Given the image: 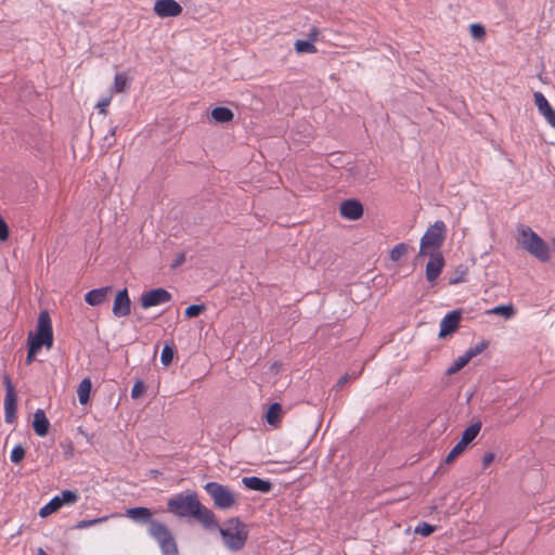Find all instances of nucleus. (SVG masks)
Segmentation results:
<instances>
[{"label":"nucleus","mask_w":555,"mask_h":555,"mask_svg":"<svg viewBox=\"0 0 555 555\" xmlns=\"http://www.w3.org/2000/svg\"><path fill=\"white\" fill-rule=\"evenodd\" d=\"M429 260L426 264V280L434 284L441 274L444 267V258L441 253L427 254Z\"/></svg>","instance_id":"obj_10"},{"label":"nucleus","mask_w":555,"mask_h":555,"mask_svg":"<svg viewBox=\"0 0 555 555\" xmlns=\"http://www.w3.org/2000/svg\"><path fill=\"white\" fill-rule=\"evenodd\" d=\"M435 527L427 524V522H420L415 529H414V532L416 534H420L422 537H428L434 531H435Z\"/></svg>","instance_id":"obj_34"},{"label":"nucleus","mask_w":555,"mask_h":555,"mask_svg":"<svg viewBox=\"0 0 555 555\" xmlns=\"http://www.w3.org/2000/svg\"><path fill=\"white\" fill-rule=\"evenodd\" d=\"M126 516L137 522L155 521L152 519V512L147 507H132L126 511Z\"/></svg>","instance_id":"obj_18"},{"label":"nucleus","mask_w":555,"mask_h":555,"mask_svg":"<svg viewBox=\"0 0 555 555\" xmlns=\"http://www.w3.org/2000/svg\"><path fill=\"white\" fill-rule=\"evenodd\" d=\"M517 243L541 262H547L551 258L550 246L529 225H518Z\"/></svg>","instance_id":"obj_2"},{"label":"nucleus","mask_w":555,"mask_h":555,"mask_svg":"<svg viewBox=\"0 0 555 555\" xmlns=\"http://www.w3.org/2000/svg\"><path fill=\"white\" fill-rule=\"evenodd\" d=\"M245 488L261 493H269L272 490V483L270 480L251 476L245 477Z\"/></svg>","instance_id":"obj_16"},{"label":"nucleus","mask_w":555,"mask_h":555,"mask_svg":"<svg viewBox=\"0 0 555 555\" xmlns=\"http://www.w3.org/2000/svg\"><path fill=\"white\" fill-rule=\"evenodd\" d=\"M488 345H489V343L483 339L480 343H478L477 345H475L474 347L468 348L463 354L469 362L473 358L477 357L485 349H487Z\"/></svg>","instance_id":"obj_26"},{"label":"nucleus","mask_w":555,"mask_h":555,"mask_svg":"<svg viewBox=\"0 0 555 555\" xmlns=\"http://www.w3.org/2000/svg\"><path fill=\"white\" fill-rule=\"evenodd\" d=\"M9 236V229L4 220L0 217V241H5Z\"/></svg>","instance_id":"obj_41"},{"label":"nucleus","mask_w":555,"mask_h":555,"mask_svg":"<svg viewBox=\"0 0 555 555\" xmlns=\"http://www.w3.org/2000/svg\"><path fill=\"white\" fill-rule=\"evenodd\" d=\"M357 378V375H350L348 373H346L345 375H343L338 382L336 383L335 387L337 389L341 388L344 385H346L350 379H356Z\"/></svg>","instance_id":"obj_40"},{"label":"nucleus","mask_w":555,"mask_h":555,"mask_svg":"<svg viewBox=\"0 0 555 555\" xmlns=\"http://www.w3.org/2000/svg\"><path fill=\"white\" fill-rule=\"evenodd\" d=\"M468 363L467 359L464 357V354L460 356L457 359L454 360L451 366L447 370V375H453L457 373L460 370H462L466 364Z\"/></svg>","instance_id":"obj_30"},{"label":"nucleus","mask_w":555,"mask_h":555,"mask_svg":"<svg viewBox=\"0 0 555 555\" xmlns=\"http://www.w3.org/2000/svg\"><path fill=\"white\" fill-rule=\"evenodd\" d=\"M107 516H104V517H100V518H94V519H83V520H80L77 522V525L75 526L76 529H86V528H89L91 526H94V525H98V524H102L104 521L107 520Z\"/></svg>","instance_id":"obj_33"},{"label":"nucleus","mask_w":555,"mask_h":555,"mask_svg":"<svg viewBox=\"0 0 555 555\" xmlns=\"http://www.w3.org/2000/svg\"><path fill=\"white\" fill-rule=\"evenodd\" d=\"M319 35V30L317 28H313L309 33V41L313 42Z\"/></svg>","instance_id":"obj_46"},{"label":"nucleus","mask_w":555,"mask_h":555,"mask_svg":"<svg viewBox=\"0 0 555 555\" xmlns=\"http://www.w3.org/2000/svg\"><path fill=\"white\" fill-rule=\"evenodd\" d=\"M61 507L59 498L54 496L49 503L40 508L39 516L42 518L48 517L49 515L57 512Z\"/></svg>","instance_id":"obj_24"},{"label":"nucleus","mask_w":555,"mask_h":555,"mask_svg":"<svg viewBox=\"0 0 555 555\" xmlns=\"http://www.w3.org/2000/svg\"><path fill=\"white\" fill-rule=\"evenodd\" d=\"M171 300V295L164 288H154L145 292L141 296V306L144 309L159 306Z\"/></svg>","instance_id":"obj_8"},{"label":"nucleus","mask_w":555,"mask_h":555,"mask_svg":"<svg viewBox=\"0 0 555 555\" xmlns=\"http://www.w3.org/2000/svg\"><path fill=\"white\" fill-rule=\"evenodd\" d=\"M116 130H117V127H113L109 130V133L104 138L105 141H108V146H111L113 144V141H111V139H113L115 137Z\"/></svg>","instance_id":"obj_44"},{"label":"nucleus","mask_w":555,"mask_h":555,"mask_svg":"<svg viewBox=\"0 0 555 555\" xmlns=\"http://www.w3.org/2000/svg\"><path fill=\"white\" fill-rule=\"evenodd\" d=\"M462 313L459 310H453L447 313L440 322L439 338H444L454 333L461 322Z\"/></svg>","instance_id":"obj_11"},{"label":"nucleus","mask_w":555,"mask_h":555,"mask_svg":"<svg viewBox=\"0 0 555 555\" xmlns=\"http://www.w3.org/2000/svg\"><path fill=\"white\" fill-rule=\"evenodd\" d=\"M49 426H50V423H49L48 418L46 417L43 410L38 409L34 414V421H33V427H34L35 433L39 437H44V436H47V434L49 431Z\"/></svg>","instance_id":"obj_17"},{"label":"nucleus","mask_w":555,"mask_h":555,"mask_svg":"<svg viewBox=\"0 0 555 555\" xmlns=\"http://www.w3.org/2000/svg\"><path fill=\"white\" fill-rule=\"evenodd\" d=\"M167 509L177 517H192L207 530H219L224 545L237 551L243 547V528L238 518L229 519L220 527L214 512L204 506L193 491L176 494L167 502Z\"/></svg>","instance_id":"obj_1"},{"label":"nucleus","mask_w":555,"mask_h":555,"mask_svg":"<svg viewBox=\"0 0 555 555\" xmlns=\"http://www.w3.org/2000/svg\"><path fill=\"white\" fill-rule=\"evenodd\" d=\"M447 237V225L442 220H437L430 225L420 242V250L417 257L427 256V254L440 253Z\"/></svg>","instance_id":"obj_3"},{"label":"nucleus","mask_w":555,"mask_h":555,"mask_svg":"<svg viewBox=\"0 0 555 555\" xmlns=\"http://www.w3.org/2000/svg\"><path fill=\"white\" fill-rule=\"evenodd\" d=\"M131 312V300L126 288L119 291L114 300L113 314L116 318L129 315Z\"/></svg>","instance_id":"obj_12"},{"label":"nucleus","mask_w":555,"mask_h":555,"mask_svg":"<svg viewBox=\"0 0 555 555\" xmlns=\"http://www.w3.org/2000/svg\"><path fill=\"white\" fill-rule=\"evenodd\" d=\"M127 80H128V78L124 73L116 74L115 79H114L113 90L116 93L126 91Z\"/></svg>","instance_id":"obj_29"},{"label":"nucleus","mask_w":555,"mask_h":555,"mask_svg":"<svg viewBox=\"0 0 555 555\" xmlns=\"http://www.w3.org/2000/svg\"><path fill=\"white\" fill-rule=\"evenodd\" d=\"M147 532L158 543L163 555H179L175 537L166 525L150 521Z\"/></svg>","instance_id":"obj_4"},{"label":"nucleus","mask_w":555,"mask_h":555,"mask_svg":"<svg viewBox=\"0 0 555 555\" xmlns=\"http://www.w3.org/2000/svg\"><path fill=\"white\" fill-rule=\"evenodd\" d=\"M111 103V96H105V98H102L98 104H96V107L99 108V112L101 114H106V108L107 106L109 105Z\"/></svg>","instance_id":"obj_39"},{"label":"nucleus","mask_w":555,"mask_h":555,"mask_svg":"<svg viewBox=\"0 0 555 555\" xmlns=\"http://www.w3.org/2000/svg\"><path fill=\"white\" fill-rule=\"evenodd\" d=\"M339 211L348 220H358L363 215V206L358 199H346L340 204Z\"/></svg>","instance_id":"obj_14"},{"label":"nucleus","mask_w":555,"mask_h":555,"mask_svg":"<svg viewBox=\"0 0 555 555\" xmlns=\"http://www.w3.org/2000/svg\"><path fill=\"white\" fill-rule=\"evenodd\" d=\"M204 310H205L204 305H191L185 309L184 313H185V317H188V318H195V317H198Z\"/></svg>","instance_id":"obj_36"},{"label":"nucleus","mask_w":555,"mask_h":555,"mask_svg":"<svg viewBox=\"0 0 555 555\" xmlns=\"http://www.w3.org/2000/svg\"><path fill=\"white\" fill-rule=\"evenodd\" d=\"M37 344V349H41V347H46L47 349H51L53 346V330L51 325V319L48 311H41L38 318L37 323V333L34 335L29 333L28 336V345L35 346Z\"/></svg>","instance_id":"obj_5"},{"label":"nucleus","mask_w":555,"mask_h":555,"mask_svg":"<svg viewBox=\"0 0 555 555\" xmlns=\"http://www.w3.org/2000/svg\"><path fill=\"white\" fill-rule=\"evenodd\" d=\"M409 251V245L405 243H399L392 247L390 250V259L392 261L400 260L403 256H405Z\"/></svg>","instance_id":"obj_27"},{"label":"nucleus","mask_w":555,"mask_h":555,"mask_svg":"<svg viewBox=\"0 0 555 555\" xmlns=\"http://www.w3.org/2000/svg\"><path fill=\"white\" fill-rule=\"evenodd\" d=\"M494 457H495V455L492 452L485 453L482 456L483 468H487L494 461Z\"/></svg>","instance_id":"obj_43"},{"label":"nucleus","mask_w":555,"mask_h":555,"mask_svg":"<svg viewBox=\"0 0 555 555\" xmlns=\"http://www.w3.org/2000/svg\"><path fill=\"white\" fill-rule=\"evenodd\" d=\"M173 359V349L169 345H165L162 354H160V361L165 366H168Z\"/></svg>","instance_id":"obj_35"},{"label":"nucleus","mask_w":555,"mask_h":555,"mask_svg":"<svg viewBox=\"0 0 555 555\" xmlns=\"http://www.w3.org/2000/svg\"><path fill=\"white\" fill-rule=\"evenodd\" d=\"M25 454H26V450L24 449V447L21 444H17L13 448L10 459L14 464H20L24 460Z\"/></svg>","instance_id":"obj_31"},{"label":"nucleus","mask_w":555,"mask_h":555,"mask_svg":"<svg viewBox=\"0 0 555 555\" xmlns=\"http://www.w3.org/2000/svg\"><path fill=\"white\" fill-rule=\"evenodd\" d=\"M462 281H463V279H455V278H452V279L450 280V284H457V283H460V282H462Z\"/></svg>","instance_id":"obj_47"},{"label":"nucleus","mask_w":555,"mask_h":555,"mask_svg":"<svg viewBox=\"0 0 555 555\" xmlns=\"http://www.w3.org/2000/svg\"><path fill=\"white\" fill-rule=\"evenodd\" d=\"M204 488L206 492L212 498L215 506L220 509H228L232 507L236 502L235 495L225 486L211 481L207 482Z\"/></svg>","instance_id":"obj_6"},{"label":"nucleus","mask_w":555,"mask_h":555,"mask_svg":"<svg viewBox=\"0 0 555 555\" xmlns=\"http://www.w3.org/2000/svg\"><path fill=\"white\" fill-rule=\"evenodd\" d=\"M5 397H4V416L7 423H13L16 417L17 397L9 376H4Z\"/></svg>","instance_id":"obj_7"},{"label":"nucleus","mask_w":555,"mask_h":555,"mask_svg":"<svg viewBox=\"0 0 555 555\" xmlns=\"http://www.w3.org/2000/svg\"><path fill=\"white\" fill-rule=\"evenodd\" d=\"M233 116V112L224 106H218L211 111V118L218 124L229 122Z\"/></svg>","instance_id":"obj_21"},{"label":"nucleus","mask_w":555,"mask_h":555,"mask_svg":"<svg viewBox=\"0 0 555 555\" xmlns=\"http://www.w3.org/2000/svg\"><path fill=\"white\" fill-rule=\"evenodd\" d=\"M488 314L502 315L505 320H509L516 315L515 307L509 305H500L487 311Z\"/></svg>","instance_id":"obj_23"},{"label":"nucleus","mask_w":555,"mask_h":555,"mask_svg":"<svg viewBox=\"0 0 555 555\" xmlns=\"http://www.w3.org/2000/svg\"><path fill=\"white\" fill-rule=\"evenodd\" d=\"M282 413V405L278 402L272 403L266 413L267 423L271 426L278 427Z\"/></svg>","instance_id":"obj_19"},{"label":"nucleus","mask_w":555,"mask_h":555,"mask_svg":"<svg viewBox=\"0 0 555 555\" xmlns=\"http://www.w3.org/2000/svg\"><path fill=\"white\" fill-rule=\"evenodd\" d=\"M481 429V423L476 422L466 427V429L463 431L461 442L463 446L467 447L480 433Z\"/></svg>","instance_id":"obj_20"},{"label":"nucleus","mask_w":555,"mask_h":555,"mask_svg":"<svg viewBox=\"0 0 555 555\" xmlns=\"http://www.w3.org/2000/svg\"><path fill=\"white\" fill-rule=\"evenodd\" d=\"M295 51L299 54L301 53H315L317 48L313 42L309 40H297L295 42Z\"/></svg>","instance_id":"obj_28"},{"label":"nucleus","mask_w":555,"mask_h":555,"mask_svg":"<svg viewBox=\"0 0 555 555\" xmlns=\"http://www.w3.org/2000/svg\"><path fill=\"white\" fill-rule=\"evenodd\" d=\"M112 288L109 286L95 288L85 295V300L90 306H99L107 300Z\"/></svg>","instance_id":"obj_15"},{"label":"nucleus","mask_w":555,"mask_h":555,"mask_svg":"<svg viewBox=\"0 0 555 555\" xmlns=\"http://www.w3.org/2000/svg\"><path fill=\"white\" fill-rule=\"evenodd\" d=\"M60 500V504L61 506H64V505H73L75 504L78 499H79V495L77 492L75 491H70V490H64L61 492V494L56 495Z\"/></svg>","instance_id":"obj_25"},{"label":"nucleus","mask_w":555,"mask_h":555,"mask_svg":"<svg viewBox=\"0 0 555 555\" xmlns=\"http://www.w3.org/2000/svg\"><path fill=\"white\" fill-rule=\"evenodd\" d=\"M466 449L461 442H457L447 455L444 462L451 464L459 455H461Z\"/></svg>","instance_id":"obj_32"},{"label":"nucleus","mask_w":555,"mask_h":555,"mask_svg":"<svg viewBox=\"0 0 555 555\" xmlns=\"http://www.w3.org/2000/svg\"><path fill=\"white\" fill-rule=\"evenodd\" d=\"M38 351H39V349H37V344L35 346L28 345V353H27V358H26L27 364H30L33 362V360Z\"/></svg>","instance_id":"obj_42"},{"label":"nucleus","mask_w":555,"mask_h":555,"mask_svg":"<svg viewBox=\"0 0 555 555\" xmlns=\"http://www.w3.org/2000/svg\"><path fill=\"white\" fill-rule=\"evenodd\" d=\"M533 98L539 113L545 118L548 125L555 129V109L551 106L542 92H534Z\"/></svg>","instance_id":"obj_13"},{"label":"nucleus","mask_w":555,"mask_h":555,"mask_svg":"<svg viewBox=\"0 0 555 555\" xmlns=\"http://www.w3.org/2000/svg\"><path fill=\"white\" fill-rule=\"evenodd\" d=\"M184 260H185L184 254H180L178 256V258L176 259V261L172 263V268H176V267L180 266L181 263L184 262Z\"/></svg>","instance_id":"obj_45"},{"label":"nucleus","mask_w":555,"mask_h":555,"mask_svg":"<svg viewBox=\"0 0 555 555\" xmlns=\"http://www.w3.org/2000/svg\"><path fill=\"white\" fill-rule=\"evenodd\" d=\"M145 385L142 380H137L131 389V398L138 399L145 392Z\"/></svg>","instance_id":"obj_37"},{"label":"nucleus","mask_w":555,"mask_h":555,"mask_svg":"<svg viewBox=\"0 0 555 555\" xmlns=\"http://www.w3.org/2000/svg\"><path fill=\"white\" fill-rule=\"evenodd\" d=\"M92 384L90 378H83L77 387V396L80 404H87L90 398Z\"/></svg>","instance_id":"obj_22"},{"label":"nucleus","mask_w":555,"mask_h":555,"mask_svg":"<svg viewBox=\"0 0 555 555\" xmlns=\"http://www.w3.org/2000/svg\"><path fill=\"white\" fill-rule=\"evenodd\" d=\"M182 7L176 0H156L153 11L160 17H176L182 13Z\"/></svg>","instance_id":"obj_9"},{"label":"nucleus","mask_w":555,"mask_h":555,"mask_svg":"<svg viewBox=\"0 0 555 555\" xmlns=\"http://www.w3.org/2000/svg\"><path fill=\"white\" fill-rule=\"evenodd\" d=\"M470 34L476 39H482L486 35V30L485 27L480 24H472Z\"/></svg>","instance_id":"obj_38"}]
</instances>
